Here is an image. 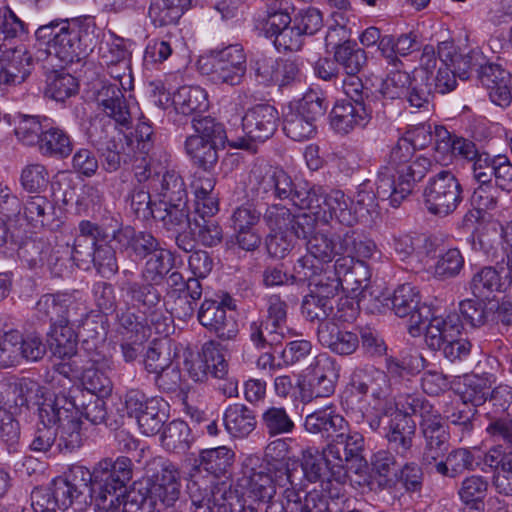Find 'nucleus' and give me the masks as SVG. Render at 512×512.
<instances>
[{"instance_id":"1","label":"nucleus","mask_w":512,"mask_h":512,"mask_svg":"<svg viewBox=\"0 0 512 512\" xmlns=\"http://www.w3.org/2000/svg\"><path fill=\"white\" fill-rule=\"evenodd\" d=\"M304 428L308 433L329 440L325 453L335 461L334 467L360 466L364 461L365 439L358 431L350 430L346 419L330 407L306 416Z\"/></svg>"},{"instance_id":"2","label":"nucleus","mask_w":512,"mask_h":512,"mask_svg":"<svg viewBox=\"0 0 512 512\" xmlns=\"http://www.w3.org/2000/svg\"><path fill=\"white\" fill-rule=\"evenodd\" d=\"M36 46L64 63L79 62L93 50L94 27L88 19H56L35 31Z\"/></svg>"},{"instance_id":"3","label":"nucleus","mask_w":512,"mask_h":512,"mask_svg":"<svg viewBox=\"0 0 512 512\" xmlns=\"http://www.w3.org/2000/svg\"><path fill=\"white\" fill-rule=\"evenodd\" d=\"M320 190L303 179H293L280 166L254 165L249 174L247 197L253 202L289 201L294 206L305 209L317 201Z\"/></svg>"},{"instance_id":"4","label":"nucleus","mask_w":512,"mask_h":512,"mask_svg":"<svg viewBox=\"0 0 512 512\" xmlns=\"http://www.w3.org/2000/svg\"><path fill=\"white\" fill-rule=\"evenodd\" d=\"M72 408L73 405L63 395L44 400L38 409L39 422L30 444L31 450L49 451L57 436L59 451L71 452L82 445L78 422L67 414Z\"/></svg>"},{"instance_id":"5","label":"nucleus","mask_w":512,"mask_h":512,"mask_svg":"<svg viewBox=\"0 0 512 512\" xmlns=\"http://www.w3.org/2000/svg\"><path fill=\"white\" fill-rule=\"evenodd\" d=\"M133 463L130 458L120 456L113 460H101L91 472L88 481L95 512H114L120 507V498L126 484L132 479Z\"/></svg>"},{"instance_id":"6","label":"nucleus","mask_w":512,"mask_h":512,"mask_svg":"<svg viewBox=\"0 0 512 512\" xmlns=\"http://www.w3.org/2000/svg\"><path fill=\"white\" fill-rule=\"evenodd\" d=\"M402 407L408 414L418 416L419 431L424 439L422 462L432 465L442 458L448 449L450 433L441 413L426 398L407 395Z\"/></svg>"},{"instance_id":"7","label":"nucleus","mask_w":512,"mask_h":512,"mask_svg":"<svg viewBox=\"0 0 512 512\" xmlns=\"http://www.w3.org/2000/svg\"><path fill=\"white\" fill-rule=\"evenodd\" d=\"M198 68L216 85L238 86L247 73V55L242 44H230L210 50L198 61Z\"/></svg>"},{"instance_id":"8","label":"nucleus","mask_w":512,"mask_h":512,"mask_svg":"<svg viewBox=\"0 0 512 512\" xmlns=\"http://www.w3.org/2000/svg\"><path fill=\"white\" fill-rule=\"evenodd\" d=\"M346 99L338 100L330 112L331 127L346 135L355 128H364L372 119V89L342 88Z\"/></svg>"},{"instance_id":"9","label":"nucleus","mask_w":512,"mask_h":512,"mask_svg":"<svg viewBox=\"0 0 512 512\" xmlns=\"http://www.w3.org/2000/svg\"><path fill=\"white\" fill-rule=\"evenodd\" d=\"M328 109V101L319 91L310 89L298 102L295 109L290 108L284 115L283 131L294 141H306L317 133V121Z\"/></svg>"},{"instance_id":"10","label":"nucleus","mask_w":512,"mask_h":512,"mask_svg":"<svg viewBox=\"0 0 512 512\" xmlns=\"http://www.w3.org/2000/svg\"><path fill=\"white\" fill-rule=\"evenodd\" d=\"M464 199L462 184L449 170H441L431 176L423 190V202L427 211L444 218L453 214Z\"/></svg>"},{"instance_id":"11","label":"nucleus","mask_w":512,"mask_h":512,"mask_svg":"<svg viewBox=\"0 0 512 512\" xmlns=\"http://www.w3.org/2000/svg\"><path fill=\"white\" fill-rule=\"evenodd\" d=\"M57 395H63L73 405L67 414L78 422L79 434H82L80 417L85 418L92 425L104 424L110 430H118L124 424V413L120 410L116 414L108 412L104 397L86 395L78 387L70 389L67 393L59 392Z\"/></svg>"},{"instance_id":"12","label":"nucleus","mask_w":512,"mask_h":512,"mask_svg":"<svg viewBox=\"0 0 512 512\" xmlns=\"http://www.w3.org/2000/svg\"><path fill=\"white\" fill-rule=\"evenodd\" d=\"M287 303L279 295L267 299L266 317L252 321L248 327L249 340L254 347L265 350L280 344L285 337Z\"/></svg>"},{"instance_id":"13","label":"nucleus","mask_w":512,"mask_h":512,"mask_svg":"<svg viewBox=\"0 0 512 512\" xmlns=\"http://www.w3.org/2000/svg\"><path fill=\"white\" fill-rule=\"evenodd\" d=\"M308 370L309 373L297 384L301 402L309 403L334 394L340 376V368L334 358L326 353L319 354Z\"/></svg>"},{"instance_id":"14","label":"nucleus","mask_w":512,"mask_h":512,"mask_svg":"<svg viewBox=\"0 0 512 512\" xmlns=\"http://www.w3.org/2000/svg\"><path fill=\"white\" fill-rule=\"evenodd\" d=\"M390 310L399 318L408 319V332L412 337L421 335L426 320L431 317V308L421 302L419 290L410 283L397 286L387 299Z\"/></svg>"},{"instance_id":"15","label":"nucleus","mask_w":512,"mask_h":512,"mask_svg":"<svg viewBox=\"0 0 512 512\" xmlns=\"http://www.w3.org/2000/svg\"><path fill=\"white\" fill-rule=\"evenodd\" d=\"M259 462L258 457H250L245 460L240 486L247 491L249 497L269 503L276 494L280 468Z\"/></svg>"},{"instance_id":"16","label":"nucleus","mask_w":512,"mask_h":512,"mask_svg":"<svg viewBox=\"0 0 512 512\" xmlns=\"http://www.w3.org/2000/svg\"><path fill=\"white\" fill-rule=\"evenodd\" d=\"M279 119L278 110L272 105L257 104L249 108L242 117L244 137L233 146L249 149L250 142H265L277 131Z\"/></svg>"},{"instance_id":"17","label":"nucleus","mask_w":512,"mask_h":512,"mask_svg":"<svg viewBox=\"0 0 512 512\" xmlns=\"http://www.w3.org/2000/svg\"><path fill=\"white\" fill-rule=\"evenodd\" d=\"M88 481V469L83 466H72L63 476L55 478L51 487L53 489L59 510H67L73 504L79 509L93 505Z\"/></svg>"},{"instance_id":"18","label":"nucleus","mask_w":512,"mask_h":512,"mask_svg":"<svg viewBox=\"0 0 512 512\" xmlns=\"http://www.w3.org/2000/svg\"><path fill=\"white\" fill-rule=\"evenodd\" d=\"M93 98L99 111L116 126L129 129L133 118L129 102L117 83L109 80H101L93 91Z\"/></svg>"},{"instance_id":"19","label":"nucleus","mask_w":512,"mask_h":512,"mask_svg":"<svg viewBox=\"0 0 512 512\" xmlns=\"http://www.w3.org/2000/svg\"><path fill=\"white\" fill-rule=\"evenodd\" d=\"M184 367L195 382H204L208 375L222 379L228 372V364L219 349V344L213 340L203 345L201 353L189 352L185 356Z\"/></svg>"},{"instance_id":"20","label":"nucleus","mask_w":512,"mask_h":512,"mask_svg":"<svg viewBox=\"0 0 512 512\" xmlns=\"http://www.w3.org/2000/svg\"><path fill=\"white\" fill-rule=\"evenodd\" d=\"M313 188H318L320 191L316 193L317 201H313L311 206L305 209L311 210L313 215H320L323 210V220L328 222L329 219H336L340 224L351 227L356 222V216L351 210V201L340 190H331L329 193L320 186L314 185Z\"/></svg>"},{"instance_id":"21","label":"nucleus","mask_w":512,"mask_h":512,"mask_svg":"<svg viewBox=\"0 0 512 512\" xmlns=\"http://www.w3.org/2000/svg\"><path fill=\"white\" fill-rule=\"evenodd\" d=\"M199 323L219 340H234L239 333V326L234 313H227L216 304V300L205 299L197 313Z\"/></svg>"},{"instance_id":"22","label":"nucleus","mask_w":512,"mask_h":512,"mask_svg":"<svg viewBox=\"0 0 512 512\" xmlns=\"http://www.w3.org/2000/svg\"><path fill=\"white\" fill-rule=\"evenodd\" d=\"M179 479V472L175 466L167 464L143 482L159 511L174 506L179 499L181 493Z\"/></svg>"},{"instance_id":"23","label":"nucleus","mask_w":512,"mask_h":512,"mask_svg":"<svg viewBox=\"0 0 512 512\" xmlns=\"http://www.w3.org/2000/svg\"><path fill=\"white\" fill-rule=\"evenodd\" d=\"M437 57L444 65L452 66L454 73H457L462 80L469 79L473 71L478 76L482 67L487 64L481 52L477 50H470L467 53L458 51L454 43L450 41L439 43Z\"/></svg>"},{"instance_id":"24","label":"nucleus","mask_w":512,"mask_h":512,"mask_svg":"<svg viewBox=\"0 0 512 512\" xmlns=\"http://www.w3.org/2000/svg\"><path fill=\"white\" fill-rule=\"evenodd\" d=\"M174 109L178 117L174 120L177 126H185L188 118H198L209 109L207 92L199 86H182L173 95Z\"/></svg>"},{"instance_id":"25","label":"nucleus","mask_w":512,"mask_h":512,"mask_svg":"<svg viewBox=\"0 0 512 512\" xmlns=\"http://www.w3.org/2000/svg\"><path fill=\"white\" fill-rule=\"evenodd\" d=\"M112 241L120 252L143 260L160 249L159 241L146 231H136L130 226L112 231Z\"/></svg>"},{"instance_id":"26","label":"nucleus","mask_w":512,"mask_h":512,"mask_svg":"<svg viewBox=\"0 0 512 512\" xmlns=\"http://www.w3.org/2000/svg\"><path fill=\"white\" fill-rule=\"evenodd\" d=\"M333 56L345 74L341 80L342 88H354L356 86L357 89H371L365 86L358 76L367 66L368 57L366 51L360 48L355 41L335 51Z\"/></svg>"},{"instance_id":"27","label":"nucleus","mask_w":512,"mask_h":512,"mask_svg":"<svg viewBox=\"0 0 512 512\" xmlns=\"http://www.w3.org/2000/svg\"><path fill=\"white\" fill-rule=\"evenodd\" d=\"M33 66L29 52L19 48L6 49L0 54V84H21L30 75Z\"/></svg>"},{"instance_id":"28","label":"nucleus","mask_w":512,"mask_h":512,"mask_svg":"<svg viewBox=\"0 0 512 512\" xmlns=\"http://www.w3.org/2000/svg\"><path fill=\"white\" fill-rule=\"evenodd\" d=\"M234 457V451L226 446L204 449L194 460L189 475L191 478H196L202 472H206L215 478H220L229 472Z\"/></svg>"},{"instance_id":"29","label":"nucleus","mask_w":512,"mask_h":512,"mask_svg":"<svg viewBox=\"0 0 512 512\" xmlns=\"http://www.w3.org/2000/svg\"><path fill=\"white\" fill-rule=\"evenodd\" d=\"M478 79L488 90L490 100L501 107L511 103V75L498 64L487 63L482 67Z\"/></svg>"},{"instance_id":"30","label":"nucleus","mask_w":512,"mask_h":512,"mask_svg":"<svg viewBox=\"0 0 512 512\" xmlns=\"http://www.w3.org/2000/svg\"><path fill=\"white\" fill-rule=\"evenodd\" d=\"M317 338L322 346L341 356L353 354L360 342L356 333L341 329L334 321L318 324Z\"/></svg>"},{"instance_id":"31","label":"nucleus","mask_w":512,"mask_h":512,"mask_svg":"<svg viewBox=\"0 0 512 512\" xmlns=\"http://www.w3.org/2000/svg\"><path fill=\"white\" fill-rule=\"evenodd\" d=\"M412 414L405 411L390 421L389 429L385 434L389 447L401 457L406 458L412 450L416 424L410 419Z\"/></svg>"},{"instance_id":"32","label":"nucleus","mask_w":512,"mask_h":512,"mask_svg":"<svg viewBox=\"0 0 512 512\" xmlns=\"http://www.w3.org/2000/svg\"><path fill=\"white\" fill-rule=\"evenodd\" d=\"M428 324L425 327V342L427 346L434 351L440 350L452 336H459L463 325L460 317L456 314H450L447 317H431L426 320Z\"/></svg>"},{"instance_id":"33","label":"nucleus","mask_w":512,"mask_h":512,"mask_svg":"<svg viewBox=\"0 0 512 512\" xmlns=\"http://www.w3.org/2000/svg\"><path fill=\"white\" fill-rule=\"evenodd\" d=\"M105 127V125H101V133L105 132ZM97 130L98 126L96 124L93 125L91 138L102 159V167L109 173L116 172L121 168L122 162L124 161V143L121 139H116L115 137L109 138L107 134L95 135Z\"/></svg>"},{"instance_id":"34","label":"nucleus","mask_w":512,"mask_h":512,"mask_svg":"<svg viewBox=\"0 0 512 512\" xmlns=\"http://www.w3.org/2000/svg\"><path fill=\"white\" fill-rule=\"evenodd\" d=\"M183 147L192 166L205 172H212L215 169L219 160V150L224 149L190 136L186 137Z\"/></svg>"},{"instance_id":"35","label":"nucleus","mask_w":512,"mask_h":512,"mask_svg":"<svg viewBox=\"0 0 512 512\" xmlns=\"http://www.w3.org/2000/svg\"><path fill=\"white\" fill-rule=\"evenodd\" d=\"M45 82V97L56 102L65 103L79 93L78 79L64 69L47 71Z\"/></svg>"},{"instance_id":"36","label":"nucleus","mask_w":512,"mask_h":512,"mask_svg":"<svg viewBox=\"0 0 512 512\" xmlns=\"http://www.w3.org/2000/svg\"><path fill=\"white\" fill-rule=\"evenodd\" d=\"M343 248V233L335 234L318 231L306 242L307 252L318 259V262L324 264H329L337 255H342Z\"/></svg>"},{"instance_id":"37","label":"nucleus","mask_w":512,"mask_h":512,"mask_svg":"<svg viewBox=\"0 0 512 512\" xmlns=\"http://www.w3.org/2000/svg\"><path fill=\"white\" fill-rule=\"evenodd\" d=\"M435 471L448 478H456L466 471H473L479 466L474 453L468 448L451 450L445 460L433 463Z\"/></svg>"},{"instance_id":"38","label":"nucleus","mask_w":512,"mask_h":512,"mask_svg":"<svg viewBox=\"0 0 512 512\" xmlns=\"http://www.w3.org/2000/svg\"><path fill=\"white\" fill-rule=\"evenodd\" d=\"M503 273L504 266H500L499 269L486 266L477 271L469 283L473 297L491 299L492 293L504 291L507 285L503 279Z\"/></svg>"},{"instance_id":"39","label":"nucleus","mask_w":512,"mask_h":512,"mask_svg":"<svg viewBox=\"0 0 512 512\" xmlns=\"http://www.w3.org/2000/svg\"><path fill=\"white\" fill-rule=\"evenodd\" d=\"M398 465L390 450H379L371 457V470L378 487L394 490L397 487Z\"/></svg>"},{"instance_id":"40","label":"nucleus","mask_w":512,"mask_h":512,"mask_svg":"<svg viewBox=\"0 0 512 512\" xmlns=\"http://www.w3.org/2000/svg\"><path fill=\"white\" fill-rule=\"evenodd\" d=\"M223 422L228 433L238 438L248 436L257 425L254 411L240 403L231 404L226 408Z\"/></svg>"},{"instance_id":"41","label":"nucleus","mask_w":512,"mask_h":512,"mask_svg":"<svg viewBox=\"0 0 512 512\" xmlns=\"http://www.w3.org/2000/svg\"><path fill=\"white\" fill-rule=\"evenodd\" d=\"M487 490L488 481L483 476L473 475L465 478L458 492L463 502L460 512H484Z\"/></svg>"},{"instance_id":"42","label":"nucleus","mask_w":512,"mask_h":512,"mask_svg":"<svg viewBox=\"0 0 512 512\" xmlns=\"http://www.w3.org/2000/svg\"><path fill=\"white\" fill-rule=\"evenodd\" d=\"M191 0H151L148 17L155 27L176 24Z\"/></svg>"},{"instance_id":"43","label":"nucleus","mask_w":512,"mask_h":512,"mask_svg":"<svg viewBox=\"0 0 512 512\" xmlns=\"http://www.w3.org/2000/svg\"><path fill=\"white\" fill-rule=\"evenodd\" d=\"M278 488H282L281 503L278 504L284 512H301L303 500L300 495L303 489L297 482L296 471L282 465L279 470Z\"/></svg>"},{"instance_id":"44","label":"nucleus","mask_w":512,"mask_h":512,"mask_svg":"<svg viewBox=\"0 0 512 512\" xmlns=\"http://www.w3.org/2000/svg\"><path fill=\"white\" fill-rule=\"evenodd\" d=\"M188 201L156 203L153 219L168 231H179L190 224Z\"/></svg>"},{"instance_id":"45","label":"nucleus","mask_w":512,"mask_h":512,"mask_svg":"<svg viewBox=\"0 0 512 512\" xmlns=\"http://www.w3.org/2000/svg\"><path fill=\"white\" fill-rule=\"evenodd\" d=\"M158 184H154L153 189L156 192V203L188 201L186 185L181 175L174 170H166L160 174L157 179Z\"/></svg>"},{"instance_id":"46","label":"nucleus","mask_w":512,"mask_h":512,"mask_svg":"<svg viewBox=\"0 0 512 512\" xmlns=\"http://www.w3.org/2000/svg\"><path fill=\"white\" fill-rule=\"evenodd\" d=\"M54 211L53 204L47 197L40 194L28 196L22 203L21 214L12 220L19 221L22 217L33 228H42L49 224Z\"/></svg>"},{"instance_id":"47","label":"nucleus","mask_w":512,"mask_h":512,"mask_svg":"<svg viewBox=\"0 0 512 512\" xmlns=\"http://www.w3.org/2000/svg\"><path fill=\"white\" fill-rule=\"evenodd\" d=\"M512 404V387L499 385L494 387L482 404V412L489 423H496L511 416L509 407Z\"/></svg>"},{"instance_id":"48","label":"nucleus","mask_w":512,"mask_h":512,"mask_svg":"<svg viewBox=\"0 0 512 512\" xmlns=\"http://www.w3.org/2000/svg\"><path fill=\"white\" fill-rule=\"evenodd\" d=\"M431 165L432 162L429 158L418 156L394 171L400 185L401 197H408L412 194L415 186L423 180Z\"/></svg>"},{"instance_id":"49","label":"nucleus","mask_w":512,"mask_h":512,"mask_svg":"<svg viewBox=\"0 0 512 512\" xmlns=\"http://www.w3.org/2000/svg\"><path fill=\"white\" fill-rule=\"evenodd\" d=\"M39 149L44 156L65 159L73 151V142L65 130L50 127L42 134Z\"/></svg>"},{"instance_id":"50","label":"nucleus","mask_w":512,"mask_h":512,"mask_svg":"<svg viewBox=\"0 0 512 512\" xmlns=\"http://www.w3.org/2000/svg\"><path fill=\"white\" fill-rule=\"evenodd\" d=\"M158 286L152 281L142 280V282L136 284L126 285L124 294L138 309L152 311L162 300V294Z\"/></svg>"},{"instance_id":"51","label":"nucleus","mask_w":512,"mask_h":512,"mask_svg":"<svg viewBox=\"0 0 512 512\" xmlns=\"http://www.w3.org/2000/svg\"><path fill=\"white\" fill-rule=\"evenodd\" d=\"M190 124L194 131L189 135L190 137L225 148L228 140L226 130L223 123L216 118L203 114L198 118H192Z\"/></svg>"},{"instance_id":"52","label":"nucleus","mask_w":512,"mask_h":512,"mask_svg":"<svg viewBox=\"0 0 512 512\" xmlns=\"http://www.w3.org/2000/svg\"><path fill=\"white\" fill-rule=\"evenodd\" d=\"M73 328L64 323H59L50 327L47 333L48 343L55 355L60 358H69L76 356L77 337Z\"/></svg>"},{"instance_id":"53","label":"nucleus","mask_w":512,"mask_h":512,"mask_svg":"<svg viewBox=\"0 0 512 512\" xmlns=\"http://www.w3.org/2000/svg\"><path fill=\"white\" fill-rule=\"evenodd\" d=\"M260 427L269 437L290 434L295 424L284 407L270 406L260 416Z\"/></svg>"},{"instance_id":"54","label":"nucleus","mask_w":512,"mask_h":512,"mask_svg":"<svg viewBox=\"0 0 512 512\" xmlns=\"http://www.w3.org/2000/svg\"><path fill=\"white\" fill-rule=\"evenodd\" d=\"M192 442L191 430L183 420H173L164 426L161 435L163 447L174 453H185Z\"/></svg>"},{"instance_id":"55","label":"nucleus","mask_w":512,"mask_h":512,"mask_svg":"<svg viewBox=\"0 0 512 512\" xmlns=\"http://www.w3.org/2000/svg\"><path fill=\"white\" fill-rule=\"evenodd\" d=\"M331 459L326 455L325 448L322 453L310 449L304 451L301 459L303 478L309 483H323L328 470L334 468L330 467Z\"/></svg>"},{"instance_id":"56","label":"nucleus","mask_w":512,"mask_h":512,"mask_svg":"<svg viewBox=\"0 0 512 512\" xmlns=\"http://www.w3.org/2000/svg\"><path fill=\"white\" fill-rule=\"evenodd\" d=\"M373 187L381 201L388 200L390 205L397 208L407 197H401L400 185L395 179V172L391 167L381 166L378 170Z\"/></svg>"},{"instance_id":"57","label":"nucleus","mask_w":512,"mask_h":512,"mask_svg":"<svg viewBox=\"0 0 512 512\" xmlns=\"http://www.w3.org/2000/svg\"><path fill=\"white\" fill-rule=\"evenodd\" d=\"M174 257L168 250L160 248L151 255L142 270V280L152 281L161 285L172 270Z\"/></svg>"},{"instance_id":"58","label":"nucleus","mask_w":512,"mask_h":512,"mask_svg":"<svg viewBox=\"0 0 512 512\" xmlns=\"http://www.w3.org/2000/svg\"><path fill=\"white\" fill-rule=\"evenodd\" d=\"M146 411L139 417L137 421L142 433L147 436L156 435L164 428V424L168 419L165 407L167 404L162 399L151 398L147 404Z\"/></svg>"},{"instance_id":"59","label":"nucleus","mask_w":512,"mask_h":512,"mask_svg":"<svg viewBox=\"0 0 512 512\" xmlns=\"http://www.w3.org/2000/svg\"><path fill=\"white\" fill-rule=\"evenodd\" d=\"M492 389V382L488 377L470 375L464 378L460 397L463 402L477 409L482 406Z\"/></svg>"},{"instance_id":"60","label":"nucleus","mask_w":512,"mask_h":512,"mask_svg":"<svg viewBox=\"0 0 512 512\" xmlns=\"http://www.w3.org/2000/svg\"><path fill=\"white\" fill-rule=\"evenodd\" d=\"M143 482L134 484L132 489L122 493L120 505L123 512H153L159 510Z\"/></svg>"},{"instance_id":"61","label":"nucleus","mask_w":512,"mask_h":512,"mask_svg":"<svg viewBox=\"0 0 512 512\" xmlns=\"http://www.w3.org/2000/svg\"><path fill=\"white\" fill-rule=\"evenodd\" d=\"M67 294H45L36 303V311L41 320H48L50 327L62 323Z\"/></svg>"},{"instance_id":"62","label":"nucleus","mask_w":512,"mask_h":512,"mask_svg":"<svg viewBox=\"0 0 512 512\" xmlns=\"http://www.w3.org/2000/svg\"><path fill=\"white\" fill-rule=\"evenodd\" d=\"M463 267L464 257L459 249L443 250L434 265L433 276L440 281L449 280L458 276Z\"/></svg>"},{"instance_id":"63","label":"nucleus","mask_w":512,"mask_h":512,"mask_svg":"<svg viewBox=\"0 0 512 512\" xmlns=\"http://www.w3.org/2000/svg\"><path fill=\"white\" fill-rule=\"evenodd\" d=\"M126 201L129 202L131 210L138 219L142 221L153 219L156 201L151 200L150 192L144 185H134L129 191Z\"/></svg>"},{"instance_id":"64","label":"nucleus","mask_w":512,"mask_h":512,"mask_svg":"<svg viewBox=\"0 0 512 512\" xmlns=\"http://www.w3.org/2000/svg\"><path fill=\"white\" fill-rule=\"evenodd\" d=\"M487 326L502 332L512 326V302L492 297L488 300Z\"/></svg>"}]
</instances>
